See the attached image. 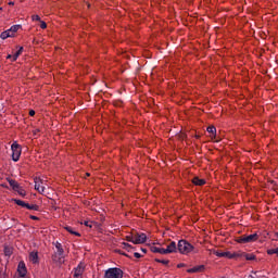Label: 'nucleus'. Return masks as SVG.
<instances>
[{
  "label": "nucleus",
  "instance_id": "nucleus-45",
  "mask_svg": "<svg viewBox=\"0 0 278 278\" xmlns=\"http://www.w3.org/2000/svg\"><path fill=\"white\" fill-rule=\"evenodd\" d=\"M274 236H275V238H277V239H278V232H275V235H274Z\"/></svg>",
  "mask_w": 278,
  "mask_h": 278
},
{
  "label": "nucleus",
  "instance_id": "nucleus-43",
  "mask_svg": "<svg viewBox=\"0 0 278 278\" xmlns=\"http://www.w3.org/2000/svg\"><path fill=\"white\" fill-rule=\"evenodd\" d=\"M15 278H27V276L17 275V276H15Z\"/></svg>",
  "mask_w": 278,
  "mask_h": 278
},
{
  "label": "nucleus",
  "instance_id": "nucleus-37",
  "mask_svg": "<svg viewBox=\"0 0 278 278\" xmlns=\"http://www.w3.org/2000/svg\"><path fill=\"white\" fill-rule=\"evenodd\" d=\"M30 220H40V218L36 215H29Z\"/></svg>",
  "mask_w": 278,
  "mask_h": 278
},
{
  "label": "nucleus",
  "instance_id": "nucleus-2",
  "mask_svg": "<svg viewBox=\"0 0 278 278\" xmlns=\"http://www.w3.org/2000/svg\"><path fill=\"white\" fill-rule=\"evenodd\" d=\"M123 275H125L123 269L118 267H112L104 273V278H123Z\"/></svg>",
  "mask_w": 278,
  "mask_h": 278
},
{
  "label": "nucleus",
  "instance_id": "nucleus-15",
  "mask_svg": "<svg viewBox=\"0 0 278 278\" xmlns=\"http://www.w3.org/2000/svg\"><path fill=\"white\" fill-rule=\"evenodd\" d=\"M191 181L193 186H205L206 184L205 179H201L198 176L193 177Z\"/></svg>",
  "mask_w": 278,
  "mask_h": 278
},
{
  "label": "nucleus",
  "instance_id": "nucleus-7",
  "mask_svg": "<svg viewBox=\"0 0 278 278\" xmlns=\"http://www.w3.org/2000/svg\"><path fill=\"white\" fill-rule=\"evenodd\" d=\"M17 275H21V277L27 276V267L23 261H21L17 265Z\"/></svg>",
  "mask_w": 278,
  "mask_h": 278
},
{
  "label": "nucleus",
  "instance_id": "nucleus-3",
  "mask_svg": "<svg viewBox=\"0 0 278 278\" xmlns=\"http://www.w3.org/2000/svg\"><path fill=\"white\" fill-rule=\"evenodd\" d=\"M15 205H20V207H26V210H33L34 212H40V206L38 204H29L23 200L13 199L12 200Z\"/></svg>",
  "mask_w": 278,
  "mask_h": 278
},
{
  "label": "nucleus",
  "instance_id": "nucleus-40",
  "mask_svg": "<svg viewBox=\"0 0 278 278\" xmlns=\"http://www.w3.org/2000/svg\"><path fill=\"white\" fill-rule=\"evenodd\" d=\"M177 268H186V264H185V263H179V264L177 265Z\"/></svg>",
  "mask_w": 278,
  "mask_h": 278
},
{
  "label": "nucleus",
  "instance_id": "nucleus-25",
  "mask_svg": "<svg viewBox=\"0 0 278 278\" xmlns=\"http://www.w3.org/2000/svg\"><path fill=\"white\" fill-rule=\"evenodd\" d=\"M154 262H156L157 264H163L164 266H167V267H168V264H170V261L168 260L155 258Z\"/></svg>",
  "mask_w": 278,
  "mask_h": 278
},
{
  "label": "nucleus",
  "instance_id": "nucleus-30",
  "mask_svg": "<svg viewBox=\"0 0 278 278\" xmlns=\"http://www.w3.org/2000/svg\"><path fill=\"white\" fill-rule=\"evenodd\" d=\"M15 192H17L20 194V197H26L27 195V192L25 191V189H22L20 187V189L15 190Z\"/></svg>",
  "mask_w": 278,
  "mask_h": 278
},
{
  "label": "nucleus",
  "instance_id": "nucleus-8",
  "mask_svg": "<svg viewBox=\"0 0 278 278\" xmlns=\"http://www.w3.org/2000/svg\"><path fill=\"white\" fill-rule=\"evenodd\" d=\"M177 251H178V248L175 241H170L167 248L165 249L166 255H168V253H177Z\"/></svg>",
  "mask_w": 278,
  "mask_h": 278
},
{
  "label": "nucleus",
  "instance_id": "nucleus-12",
  "mask_svg": "<svg viewBox=\"0 0 278 278\" xmlns=\"http://www.w3.org/2000/svg\"><path fill=\"white\" fill-rule=\"evenodd\" d=\"M187 273L193 274V273H205V265H198L194 266L193 268L187 269Z\"/></svg>",
  "mask_w": 278,
  "mask_h": 278
},
{
  "label": "nucleus",
  "instance_id": "nucleus-1",
  "mask_svg": "<svg viewBox=\"0 0 278 278\" xmlns=\"http://www.w3.org/2000/svg\"><path fill=\"white\" fill-rule=\"evenodd\" d=\"M177 249L181 255H188V253H192V251H194V245L187 240L181 239L178 241Z\"/></svg>",
  "mask_w": 278,
  "mask_h": 278
},
{
  "label": "nucleus",
  "instance_id": "nucleus-14",
  "mask_svg": "<svg viewBox=\"0 0 278 278\" xmlns=\"http://www.w3.org/2000/svg\"><path fill=\"white\" fill-rule=\"evenodd\" d=\"M238 244H249V237L247 235H242L241 237H238L235 239Z\"/></svg>",
  "mask_w": 278,
  "mask_h": 278
},
{
  "label": "nucleus",
  "instance_id": "nucleus-18",
  "mask_svg": "<svg viewBox=\"0 0 278 278\" xmlns=\"http://www.w3.org/2000/svg\"><path fill=\"white\" fill-rule=\"evenodd\" d=\"M243 257L248 261V262H255L257 260V256L255 254H249L247 252H242Z\"/></svg>",
  "mask_w": 278,
  "mask_h": 278
},
{
  "label": "nucleus",
  "instance_id": "nucleus-39",
  "mask_svg": "<svg viewBox=\"0 0 278 278\" xmlns=\"http://www.w3.org/2000/svg\"><path fill=\"white\" fill-rule=\"evenodd\" d=\"M31 20H33V21H40V16H39V15H33V16H31Z\"/></svg>",
  "mask_w": 278,
  "mask_h": 278
},
{
  "label": "nucleus",
  "instance_id": "nucleus-29",
  "mask_svg": "<svg viewBox=\"0 0 278 278\" xmlns=\"http://www.w3.org/2000/svg\"><path fill=\"white\" fill-rule=\"evenodd\" d=\"M122 244H123L125 251H128V253H129V251H131V249H134V247L127 242H123Z\"/></svg>",
  "mask_w": 278,
  "mask_h": 278
},
{
  "label": "nucleus",
  "instance_id": "nucleus-47",
  "mask_svg": "<svg viewBox=\"0 0 278 278\" xmlns=\"http://www.w3.org/2000/svg\"><path fill=\"white\" fill-rule=\"evenodd\" d=\"M195 138H198V139H199V138H201V136L197 135V136H195Z\"/></svg>",
  "mask_w": 278,
  "mask_h": 278
},
{
  "label": "nucleus",
  "instance_id": "nucleus-33",
  "mask_svg": "<svg viewBox=\"0 0 278 278\" xmlns=\"http://www.w3.org/2000/svg\"><path fill=\"white\" fill-rule=\"evenodd\" d=\"M213 255H216V257H223V255H225V252H220L218 250H213Z\"/></svg>",
  "mask_w": 278,
  "mask_h": 278
},
{
  "label": "nucleus",
  "instance_id": "nucleus-9",
  "mask_svg": "<svg viewBox=\"0 0 278 278\" xmlns=\"http://www.w3.org/2000/svg\"><path fill=\"white\" fill-rule=\"evenodd\" d=\"M34 182H35V190H37V192H40V194H42V192H45V187L40 186V184H42V179H40V177H35Z\"/></svg>",
  "mask_w": 278,
  "mask_h": 278
},
{
  "label": "nucleus",
  "instance_id": "nucleus-20",
  "mask_svg": "<svg viewBox=\"0 0 278 278\" xmlns=\"http://www.w3.org/2000/svg\"><path fill=\"white\" fill-rule=\"evenodd\" d=\"M9 185L11 186L12 190H14V192L15 190H21V185H18L14 179H10Z\"/></svg>",
  "mask_w": 278,
  "mask_h": 278
},
{
  "label": "nucleus",
  "instance_id": "nucleus-26",
  "mask_svg": "<svg viewBox=\"0 0 278 278\" xmlns=\"http://www.w3.org/2000/svg\"><path fill=\"white\" fill-rule=\"evenodd\" d=\"M21 25H13L11 28H10V31H11V34H13V35H15L16 34V31H18V29H21Z\"/></svg>",
  "mask_w": 278,
  "mask_h": 278
},
{
  "label": "nucleus",
  "instance_id": "nucleus-21",
  "mask_svg": "<svg viewBox=\"0 0 278 278\" xmlns=\"http://www.w3.org/2000/svg\"><path fill=\"white\" fill-rule=\"evenodd\" d=\"M14 253V248L10 245H4V255L10 257Z\"/></svg>",
  "mask_w": 278,
  "mask_h": 278
},
{
  "label": "nucleus",
  "instance_id": "nucleus-11",
  "mask_svg": "<svg viewBox=\"0 0 278 278\" xmlns=\"http://www.w3.org/2000/svg\"><path fill=\"white\" fill-rule=\"evenodd\" d=\"M206 131L210 134L211 140H215V142H218V139L216 138V127L215 126H208L206 128Z\"/></svg>",
  "mask_w": 278,
  "mask_h": 278
},
{
  "label": "nucleus",
  "instance_id": "nucleus-32",
  "mask_svg": "<svg viewBox=\"0 0 278 278\" xmlns=\"http://www.w3.org/2000/svg\"><path fill=\"white\" fill-rule=\"evenodd\" d=\"M83 224L85 225V227H89L90 229H92V226L96 225L94 222L90 220H85Z\"/></svg>",
  "mask_w": 278,
  "mask_h": 278
},
{
  "label": "nucleus",
  "instance_id": "nucleus-50",
  "mask_svg": "<svg viewBox=\"0 0 278 278\" xmlns=\"http://www.w3.org/2000/svg\"><path fill=\"white\" fill-rule=\"evenodd\" d=\"M1 10H3V8H0V12H1Z\"/></svg>",
  "mask_w": 278,
  "mask_h": 278
},
{
  "label": "nucleus",
  "instance_id": "nucleus-36",
  "mask_svg": "<svg viewBox=\"0 0 278 278\" xmlns=\"http://www.w3.org/2000/svg\"><path fill=\"white\" fill-rule=\"evenodd\" d=\"M40 27H41V29H47V22L41 21L40 22Z\"/></svg>",
  "mask_w": 278,
  "mask_h": 278
},
{
  "label": "nucleus",
  "instance_id": "nucleus-44",
  "mask_svg": "<svg viewBox=\"0 0 278 278\" xmlns=\"http://www.w3.org/2000/svg\"><path fill=\"white\" fill-rule=\"evenodd\" d=\"M142 253L147 254V249L141 248Z\"/></svg>",
  "mask_w": 278,
  "mask_h": 278
},
{
  "label": "nucleus",
  "instance_id": "nucleus-4",
  "mask_svg": "<svg viewBox=\"0 0 278 278\" xmlns=\"http://www.w3.org/2000/svg\"><path fill=\"white\" fill-rule=\"evenodd\" d=\"M11 151L13 162H18V160H21V153L23 152V148L21 147V144H18L16 141L13 142V144L11 146Z\"/></svg>",
  "mask_w": 278,
  "mask_h": 278
},
{
  "label": "nucleus",
  "instance_id": "nucleus-5",
  "mask_svg": "<svg viewBox=\"0 0 278 278\" xmlns=\"http://www.w3.org/2000/svg\"><path fill=\"white\" fill-rule=\"evenodd\" d=\"M134 244H144L147 242V235L144 232L139 233L138 231H134Z\"/></svg>",
  "mask_w": 278,
  "mask_h": 278
},
{
  "label": "nucleus",
  "instance_id": "nucleus-42",
  "mask_svg": "<svg viewBox=\"0 0 278 278\" xmlns=\"http://www.w3.org/2000/svg\"><path fill=\"white\" fill-rule=\"evenodd\" d=\"M11 58L13 59V58H14V55L9 54V55L7 56V60H11Z\"/></svg>",
  "mask_w": 278,
  "mask_h": 278
},
{
  "label": "nucleus",
  "instance_id": "nucleus-13",
  "mask_svg": "<svg viewBox=\"0 0 278 278\" xmlns=\"http://www.w3.org/2000/svg\"><path fill=\"white\" fill-rule=\"evenodd\" d=\"M29 262L33 264H40V260L38 258V252L33 251L29 253Z\"/></svg>",
  "mask_w": 278,
  "mask_h": 278
},
{
  "label": "nucleus",
  "instance_id": "nucleus-35",
  "mask_svg": "<svg viewBox=\"0 0 278 278\" xmlns=\"http://www.w3.org/2000/svg\"><path fill=\"white\" fill-rule=\"evenodd\" d=\"M116 253H118L119 255H124V257H129V260H131V256H129L127 253H125L121 250H116Z\"/></svg>",
  "mask_w": 278,
  "mask_h": 278
},
{
  "label": "nucleus",
  "instance_id": "nucleus-41",
  "mask_svg": "<svg viewBox=\"0 0 278 278\" xmlns=\"http://www.w3.org/2000/svg\"><path fill=\"white\" fill-rule=\"evenodd\" d=\"M28 114H29V116H36V111L30 110Z\"/></svg>",
  "mask_w": 278,
  "mask_h": 278
},
{
  "label": "nucleus",
  "instance_id": "nucleus-49",
  "mask_svg": "<svg viewBox=\"0 0 278 278\" xmlns=\"http://www.w3.org/2000/svg\"><path fill=\"white\" fill-rule=\"evenodd\" d=\"M38 131H40L39 129L36 130V134H38Z\"/></svg>",
  "mask_w": 278,
  "mask_h": 278
},
{
  "label": "nucleus",
  "instance_id": "nucleus-19",
  "mask_svg": "<svg viewBox=\"0 0 278 278\" xmlns=\"http://www.w3.org/2000/svg\"><path fill=\"white\" fill-rule=\"evenodd\" d=\"M64 229L65 231H68V233H71L72 236H77V238H81V233H79L78 231H75L73 227L66 226L64 227Z\"/></svg>",
  "mask_w": 278,
  "mask_h": 278
},
{
  "label": "nucleus",
  "instance_id": "nucleus-48",
  "mask_svg": "<svg viewBox=\"0 0 278 278\" xmlns=\"http://www.w3.org/2000/svg\"><path fill=\"white\" fill-rule=\"evenodd\" d=\"M38 131H40L39 129L36 130V134H38Z\"/></svg>",
  "mask_w": 278,
  "mask_h": 278
},
{
  "label": "nucleus",
  "instance_id": "nucleus-38",
  "mask_svg": "<svg viewBox=\"0 0 278 278\" xmlns=\"http://www.w3.org/2000/svg\"><path fill=\"white\" fill-rule=\"evenodd\" d=\"M134 257H136L137 260H140V257H142V255L138 252H135Z\"/></svg>",
  "mask_w": 278,
  "mask_h": 278
},
{
  "label": "nucleus",
  "instance_id": "nucleus-22",
  "mask_svg": "<svg viewBox=\"0 0 278 278\" xmlns=\"http://www.w3.org/2000/svg\"><path fill=\"white\" fill-rule=\"evenodd\" d=\"M257 240H260V235H257V233H253V235L248 236V241L249 242H257Z\"/></svg>",
  "mask_w": 278,
  "mask_h": 278
},
{
  "label": "nucleus",
  "instance_id": "nucleus-28",
  "mask_svg": "<svg viewBox=\"0 0 278 278\" xmlns=\"http://www.w3.org/2000/svg\"><path fill=\"white\" fill-rule=\"evenodd\" d=\"M275 254L278 257V248L267 250V255H275Z\"/></svg>",
  "mask_w": 278,
  "mask_h": 278
},
{
  "label": "nucleus",
  "instance_id": "nucleus-6",
  "mask_svg": "<svg viewBox=\"0 0 278 278\" xmlns=\"http://www.w3.org/2000/svg\"><path fill=\"white\" fill-rule=\"evenodd\" d=\"M85 270L86 266H84V263H80L77 267L74 268V278H84Z\"/></svg>",
  "mask_w": 278,
  "mask_h": 278
},
{
  "label": "nucleus",
  "instance_id": "nucleus-24",
  "mask_svg": "<svg viewBox=\"0 0 278 278\" xmlns=\"http://www.w3.org/2000/svg\"><path fill=\"white\" fill-rule=\"evenodd\" d=\"M21 53H23V47H20V49L13 54V62H16V60H18Z\"/></svg>",
  "mask_w": 278,
  "mask_h": 278
},
{
  "label": "nucleus",
  "instance_id": "nucleus-27",
  "mask_svg": "<svg viewBox=\"0 0 278 278\" xmlns=\"http://www.w3.org/2000/svg\"><path fill=\"white\" fill-rule=\"evenodd\" d=\"M125 240H126L127 242H132V244H134V242H135V239H134V231H131L130 235L126 236Z\"/></svg>",
  "mask_w": 278,
  "mask_h": 278
},
{
  "label": "nucleus",
  "instance_id": "nucleus-16",
  "mask_svg": "<svg viewBox=\"0 0 278 278\" xmlns=\"http://www.w3.org/2000/svg\"><path fill=\"white\" fill-rule=\"evenodd\" d=\"M0 38L2 40H7V38H14V34H12V30L8 29L1 33Z\"/></svg>",
  "mask_w": 278,
  "mask_h": 278
},
{
  "label": "nucleus",
  "instance_id": "nucleus-17",
  "mask_svg": "<svg viewBox=\"0 0 278 278\" xmlns=\"http://www.w3.org/2000/svg\"><path fill=\"white\" fill-rule=\"evenodd\" d=\"M151 252L152 253H160L161 255H166V249L164 248H157L155 245L151 247Z\"/></svg>",
  "mask_w": 278,
  "mask_h": 278
},
{
  "label": "nucleus",
  "instance_id": "nucleus-46",
  "mask_svg": "<svg viewBox=\"0 0 278 278\" xmlns=\"http://www.w3.org/2000/svg\"><path fill=\"white\" fill-rule=\"evenodd\" d=\"M9 5H14V2H9Z\"/></svg>",
  "mask_w": 278,
  "mask_h": 278
},
{
  "label": "nucleus",
  "instance_id": "nucleus-23",
  "mask_svg": "<svg viewBox=\"0 0 278 278\" xmlns=\"http://www.w3.org/2000/svg\"><path fill=\"white\" fill-rule=\"evenodd\" d=\"M55 247H56V250H58L56 253H59V255H64V248H62V243L56 242Z\"/></svg>",
  "mask_w": 278,
  "mask_h": 278
},
{
  "label": "nucleus",
  "instance_id": "nucleus-31",
  "mask_svg": "<svg viewBox=\"0 0 278 278\" xmlns=\"http://www.w3.org/2000/svg\"><path fill=\"white\" fill-rule=\"evenodd\" d=\"M222 255L223 257H227V260H233V253L231 252H224Z\"/></svg>",
  "mask_w": 278,
  "mask_h": 278
},
{
  "label": "nucleus",
  "instance_id": "nucleus-34",
  "mask_svg": "<svg viewBox=\"0 0 278 278\" xmlns=\"http://www.w3.org/2000/svg\"><path fill=\"white\" fill-rule=\"evenodd\" d=\"M232 255H233V260H236V257H244L242 252H233Z\"/></svg>",
  "mask_w": 278,
  "mask_h": 278
},
{
  "label": "nucleus",
  "instance_id": "nucleus-10",
  "mask_svg": "<svg viewBox=\"0 0 278 278\" xmlns=\"http://www.w3.org/2000/svg\"><path fill=\"white\" fill-rule=\"evenodd\" d=\"M64 254H60L58 252H54L52 254V262H54V264H64Z\"/></svg>",
  "mask_w": 278,
  "mask_h": 278
}]
</instances>
